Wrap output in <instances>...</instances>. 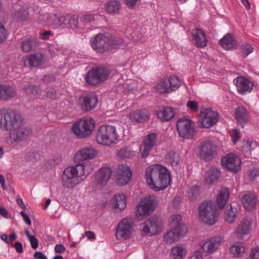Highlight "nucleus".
Segmentation results:
<instances>
[{
  "instance_id": "f257e3e1",
  "label": "nucleus",
  "mask_w": 259,
  "mask_h": 259,
  "mask_svg": "<svg viewBox=\"0 0 259 259\" xmlns=\"http://www.w3.org/2000/svg\"><path fill=\"white\" fill-rule=\"evenodd\" d=\"M199 217L205 224L214 225L218 218V210L214 202L207 201L202 202L199 206Z\"/></svg>"
},
{
  "instance_id": "f03ea898",
  "label": "nucleus",
  "mask_w": 259,
  "mask_h": 259,
  "mask_svg": "<svg viewBox=\"0 0 259 259\" xmlns=\"http://www.w3.org/2000/svg\"><path fill=\"white\" fill-rule=\"evenodd\" d=\"M119 138L116 127L111 125H102L99 128L96 140L98 143L103 145H110L115 143Z\"/></svg>"
},
{
  "instance_id": "7ed1b4c3",
  "label": "nucleus",
  "mask_w": 259,
  "mask_h": 259,
  "mask_svg": "<svg viewBox=\"0 0 259 259\" xmlns=\"http://www.w3.org/2000/svg\"><path fill=\"white\" fill-rule=\"evenodd\" d=\"M95 127V121L91 117L82 118L74 123L72 127L73 133L79 138L89 137Z\"/></svg>"
},
{
  "instance_id": "20e7f679",
  "label": "nucleus",
  "mask_w": 259,
  "mask_h": 259,
  "mask_svg": "<svg viewBox=\"0 0 259 259\" xmlns=\"http://www.w3.org/2000/svg\"><path fill=\"white\" fill-rule=\"evenodd\" d=\"M156 204L155 196H149L142 199L137 207L136 217L141 221L148 217L152 212Z\"/></svg>"
},
{
  "instance_id": "39448f33",
  "label": "nucleus",
  "mask_w": 259,
  "mask_h": 259,
  "mask_svg": "<svg viewBox=\"0 0 259 259\" xmlns=\"http://www.w3.org/2000/svg\"><path fill=\"white\" fill-rule=\"evenodd\" d=\"M20 114L15 112L0 110V129L10 131L19 123Z\"/></svg>"
},
{
  "instance_id": "423d86ee",
  "label": "nucleus",
  "mask_w": 259,
  "mask_h": 259,
  "mask_svg": "<svg viewBox=\"0 0 259 259\" xmlns=\"http://www.w3.org/2000/svg\"><path fill=\"white\" fill-rule=\"evenodd\" d=\"M92 171V168L90 165L82 163L66 168L63 172L62 178H86Z\"/></svg>"
},
{
  "instance_id": "0eeeda50",
  "label": "nucleus",
  "mask_w": 259,
  "mask_h": 259,
  "mask_svg": "<svg viewBox=\"0 0 259 259\" xmlns=\"http://www.w3.org/2000/svg\"><path fill=\"white\" fill-rule=\"evenodd\" d=\"M134 221L130 218L122 220L116 230V237L118 240H124L129 238L134 230Z\"/></svg>"
},
{
  "instance_id": "6e6552de",
  "label": "nucleus",
  "mask_w": 259,
  "mask_h": 259,
  "mask_svg": "<svg viewBox=\"0 0 259 259\" xmlns=\"http://www.w3.org/2000/svg\"><path fill=\"white\" fill-rule=\"evenodd\" d=\"M109 74L106 68L98 67L89 71L85 76V80L90 84H96L106 80Z\"/></svg>"
},
{
  "instance_id": "1a4fd4ad",
  "label": "nucleus",
  "mask_w": 259,
  "mask_h": 259,
  "mask_svg": "<svg viewBox=\"0 0 259 259\" xmlns=\"http://www.w3.org/2000/svg\"><path fill=\"white\" fill-rule=\"evenodd\" d=\"M110 35L98 33L95 37L91 38L90 44L92 48L98 53H103L109 51Z\"/></svg>"
},
{
  "instance_id": "9d476101",
  "label": "nucleus",
  "mask_w": 259,
  "mask_h": 259,
  "mask_svg": "<svg viewBox=\"0 0 259 259\" xmlns=\"http://www.w3.org/2000/svg\"><path fill=\"white\" fill-rule=\"evenodd\" d=\"M194 123L191 120L186 118L180 119L177 123V127L180 137L184 139H189L194 135Z\"/></svg>"
},
{
  "instance_id": "9b49d317",
  "label": "nucleus",
  "mask_w": 259,
  "mask_h": 259,
  "mask_svg": "<svg viewBox=\"0 0 259 259\" xmlns=\"http://www.w3.org/2000/svg\"><path fill=\"white\" fill-rule=\"evenodd\" d=\"M224 237L220 236L210 237L201 241L200 247L206 254H211L217 251L224 242Z\"/></svg>"
},
{
  "instance_id": "f8f14e48",
  "label": "nucleus",
  "mask_w": 259,
  "mask_h": 259,
  "mask_svg": "<svg viewBox=\"0 0 259 259\" xmlns=\"http://www.w3.org/2000/svg\"><path fill=\"white\" fill-rule=\"evenodd\" d=\"M222 165L228 170L237 173L241 168V161L240 157L233 153H230L221 159Z\"/></svg>"
},
{
  "instance_id": "ddd939ff",
  "label": "nucleus",
  "mask_w": 259,
  "mask_h": 259,
  "mask_svg": "<svg viewBox=\"0 0 259 259\" xmlns=\"http://www.w3.org/2000/svg\"><path fill=\"white\" fill-rule=\"evenodd\" d=\"M216 154L217 147L211 141L207 140L200 144L199 148V156L203 160L211 161Z\"/></svg>"
},
{
  "instance_id": "4468645a",
  "label": "nucleus",
  "mask_w": 259,
  "mask_h": 259,
  "mask_svg": "<svg viewBox=\"0 0 259 259\" xmlns=\"http://www.w3.org/2000/svg\"><path fill=\"white\" fill-rule=\"evenodd\" d=\"M146 178H171L169 170L160 164H152L145 170Z\"/></svg>"
},
{
  "instance_id": "2eb2a0df",
  "label": "nucleus",
  "mask_w": 259,
  "mask_h": 259,
  "mask_svg": "<svg viewBox=\"0 0 259 259\" xmlns=\"http://www.w3.org/2000/svg\"><path fill=\"white\" fill-rule=\"evenodd\" d=\"M19 123L14 129L10 130V136L15 141H22L26 139L31 133L30 129L24 125L23 119L20 115Z\"/></svg>"
},
{
  "instance_id": "dca6fc26",
  "label": "nucleus",
  "mask_w": 259,
  "mask_h": 259,
  "mask_svg": "<svg viewBox=\"0 0 259 259\" xmlns=\"http://www.w3.org/2000/svg\"><path fill=\"white\" fill-rule=\"evenodd\" d=\"M161 226V222L156 217L150 218L141 225L143 232L150 236L154 235L159 232Z\"/></svg>"
},
{
  "instance_id": "f3484780",
  "label": "nucleus",
  "mask_w": 259,
  "mask_h": 259,
  "mask_svg": "<svg viewBox=\"0 0 259 259\" xmlns=\"http://www.w3.org/2000/svg\"><path fill=\"white\" fill-rule=\"evenodd\" d=\"M79 104L83 111H90L95 108L98 103V99L94 93L83 94L79 99Z\"/></svg>"
},
{
  "instance_id": "a211bd4d",
  "label": "nucleus",
  "mask_w": 259,
  "mask_h": 259,
  "mask_svg": "<svg viewBox=\"0 0 259 259\" xmlns=\"http://www.w3.org/2000/svg\"><path fill=\"white\" fill-rule=\"evenodd\" d=\"M202 119L198 122V124L202 127L208 128L215 124L218 119V113L209 109H205L201 113Z\"/></svg>"
},
{
  "instance_id": "6ab92c4d",
  "label": "nucleus",
  "mask_w": 259,
  "mask_h": 259,
  "mask_svg": "<svg viewBox=\"0 0 259 259\" xmlns=\"http://www.w3.org/2000/svg\"><path fill=\"white\" fill-rule=\"evenodd\" d=\"M238 93L244 95L250 93L253 89V84L249 79L242 76H238L234 79Z\"/></svg>"
},
{
  "instance_id": "aec40b11",
  "label": "nucleus",
  "mask_w": 259,
  "mask_h": 259,
  "mask_svg": "<svg viewBox=\"0 0 259 259\" xmlns=\"http://www.w3.org/2000/svg\"><path fill=\"white\" fill-rule=\"evenodd\" d=\"M251 219L248 217L243 218L240 222L234 234L239 239H242L244 236L250 234L252 228Z\"/></svg>"
},
{
  "instance_id": "412c9836",
  "label": "nucleus",
  "mask_w": 259,
  "mask_h": 259,
  "mask_svg": "<svg viewBox=\"0 0 259 259\" xmlns=\"http://www.w3.org/2000/svg\"><path fill=\"white\" fill-rule=\"evenodd\" d=\"M157 140V136L155 133L149 134L145 137L143 143L140 147V151L143 157H146L149 155L150 152L155 146Z\"/></svg>"
},
{
  "instance_id": "4be33fe9",
  "label": "nucleus",
  "mask_w": 259,
  "mask_h": 259,
  "mask_svg": "<svg viewBox=\"0 0 259 259\" xmlns=\"http://www.w3.org/2000/svg\"><path fill=\"white\" fill-rule=\"evenodd\" d=\"M96 150L92 146H87L81 149L75 154L74 159L75 162L94 158L97 154Z\"/></svg>"
},
{
  "instance_id": "5701e85b",
  "label": "nucleus",
  "mask_w": 259,
  "mask_h": 259,
  "mask_svg": "<svg viewBox=\"0 0 259 259\" xmlns=\"http://www.w3.org/2000/svg\"><path fill=\"white\" fill-rule=\"evenodd\" d=\"M192 41L200 48H204L207 45V38L204 32L199 28H195L192 31Z\"/></svg>"
},
{
  "instance_id": "b1692460",
  "label": "nucleus",
  "mask_w": 259,
  "mask_h": 259,
  "mask_svg": "<svg viewBox=\"0 0 259 259\" xmlns=\"http://www.w3.org/2000/svg\"><path fill=\"white\" fill-rule=\"evenodd\" d=\"M234 116L237 122L243 128L249 118V113L243 106H239L234 110Z\"/></svg>"
},
{
  "instance_id": "393cba45",
  "label": "nucleus",
  "mask_w": 259,
  "mask_h": 259,
  "mask_svg": "<svg viewBox=\"0 0 259 259\" xmlns=\"http://www.w3.org/2000/svg\"><path fill=\"white\" fill-rule=\"evenodd\" d=\"M150 188L155 191L163 190L170 183L171 179H146Z\"/></svg>"
},
{
  "instance_id": "a878e982",
  "label": "nucleus",
  "mask_w": 259,
  "mask_h": 259,
  "mask_svg": "<svg viewBox=\"0 0 259 259\" xmlns=\"http://www.w3.org/2000/svg\"><path fill=\"white\" fill-rule=\"evenodd\" d=\"M131 120L138 123L147 121L149 118V113L147 110L144 109L136 110L132 112L130 114Z\"/></svg>"
},
{
  "instance_id": "bb28decb",
  "label": "nucleus",
  "mask_w": 259,
  "mask_h": 259,
  "mask_svg": "<svg viewBox=\"0 0 259 259\" xmlns=\"http://www.w3.org/2000/svg\"><path fill=\"white\" fill-rule=\"evenodd\" d=\"M16 95V91L13 87L0 84V100H9Z\"/></svg>"
},
{
  "instance_id": "cd10ccee",
  "label": "nucleus",
  "mask_w": 259,
  "mask_h": 259,
  "mask_svg": "<svg viewBox=\"0 0 259 259\" xmlns=\"http://www.w3.org/2000/svg\"><path fill=\"white\" fill-rule=\"evenodd\" d=\"M241 202L245 209L252 210L255 208L256 198L254 194L248 193L243 196L241 198Z\"/></svg>"
},
{
  "instance_id": "c85d7f7f",
  "label": "nucleus",
  "mask_w": 259,
  "mask_h": 259,
  "mask_svg": "<svg viewBox=\"0 0 259 259\" xmlns=\"http://www.w3.org/2000/svg\"><path fill=\"white\" fill-rule=\"evenodd\" d=\"M182 231H180L179 228H171L167 231L164 236V241L168 244L172 243L179 240L180 237L182 235Z\"/></svg>"
},
{
  "instance_id": "c756f323",
  "label": "nucleus",
  "mask_w": 259,
  "mask_h": 259,
  "mask_svg": "<svg viewBox=\"0 0 259 259\" xmlns=\"http://www.w3.org/2000/svg\"><path fill=\"white\" fill-rule=\"evenodd\" d=\"M187 253V248L182 244H178L174 246L171 250V254L173 259H183Z\"/></svg>"
},
{
  "instance_id": "7c9ffc66",
  "label": "nucleus",
  "mask_w": 259,
  "mask_h": 259,
  "mask_svg": "<svg viewBox=\"0 0 259 259\" xmlns=\"http://www.w3.org/2000/svg\"><path fill=\"white\" fill-rule=\"evenodd\" d=\"M158 118L162 121H168L171 120L175 116L174 109L169 107H166L162 110L157 113Z\"/></svg>"
},
{
  "instance_id": "2f4dec72",
  "label": "nucleus",
  "mask_w": 259,
  "mask_h": 259,
  "mask_svg": "<svg viewBox=\"0 0 259 259\" xmlns=\"http://www.w3.org/2000/svg\"><path fill=\"white\" fill-rule=\"evenodd\" d=\"M220 44L225 49H233L236 47V42L230 33L226 34L220 40Z\"/></svg>"
},
{
  "instance_id": "473e14b6",
  "label": "nucleus",
  "mask_w": 259,
  "mask_h": 259,
  "mask_svg": "<svg viewBox=\"0 0 259 259\" xmlns=\"http://www.w3.org/2000/svg\"><path fill=\"white\" fill-rule=\"evenodd\" d=\"M229 196V190L227 188H223L221 189L217 199V204L220 209H223L228 199Z\"/></svg>"
},
{
  "instance_id": "72a5a7b5",
  "label": "nucleus",
  "mask_w": 259,
  "mask_h": 259,
  "mask_svg": "<svg viewBox=\"0 0 259 259\" xmlns=\"http://www.w3.org/2000/svg\"><path fill=\"white\" fill-rule=\"evenodd\" d=\"M245 246L241 243L236 242L234 243L230 248V252L233 257H240L245 251Z\"/></svg>"
},
{
  "instance_id": "f704fd0d",
  "label": "nucleus",
  "mask_w": 259,
  "mask_h": 259,
  "mask_svg": "<svg viewBox=\"0 0 259 259\" xmlns=\"http://www.w3.org/2000/svg\"><path fill=\"white\" fill-rule=\"evenodd\" d=\"M112 204L115 208L123 210L126 206L125 196L123 194L115 195L112 199Z\"/></svg>"
},
{
  "instance_id": "c9c22d12",
  "label": "nucleus",
  "mask_w": 259,
  "mask_h": 259,
  "mask_svg": "<svg viewBox=\"0 0 259 259\" xmlns=\"http://www.w3.org/2000/svg\"><path fill=\"white\" fill-rule=\"evenodd\" d=\"M170 87L167 78H164L157 84L155 89L160 93L167 94L172 92Z\"/></svg>"
},
{
  "instance_id": "e433bc0d",
  "label": "nucleus",
  "mask_w": 259,
  "mask_h": 259,
  "mask_svg": "<svg viewBox=\"0 0 259 259\" xmlns=\"http://www.w3.org/2000/svg\"><path fill=\"white\" fill-rule=\"evenodd\" d=\"M120 4L116 1H112L108 2L105 5V10L108 13L115 15L120 9Z\"/></svg>"
},
{
  "instance_id": "4c0bfd02",
  "label": "nucleus",
  "mask_w": 259,
  "mask_h": 259,
  "mask_svg": "<svg viewBox=\"0 0 259 259\" xmlns=\"http://www.w3.org/2000/svg\"><path fill=\"white\" fill-rule=\"evenodd\" d=\"M169 224L172 228H179L180 231H182L183 224L182 221L181 215L175 214L171 215L170 218Z\"/></svg>"
},
{
  "instance_id": "58836bf2",
  "label": "nucleus",
  "mask_w": 259,
  "mask_h": 259,
  "mask_svg": "<svg viewBox=\"0 0 259 259\" xmlns=\"http://www.w3.org/2000/svg\"><path fill=\"white\" fill-rule=\"evenodd\" d=\"M117 174L122 178H131L132 176L130 167L124 164L119 165L118 166Z\"/></svg>"
},
{
  "instance_id": "ea45409f",
  "label": "nucleus",
  "mask_w": 259,
  "mask_h": 259,
  "mask_svg": "<svg viewBox=\"0 0 259 259\" xmlns=\"http://www.w3.org/2000/svg\"><path fill=\"white\" fill-rule=\"evenodd\" d=\"M236 212V209L235 208H233L231 204H230V206H228L225 213V219L226 221L230 223H233L235 221Z\"/></svg>"
},
{
  "instance_id": "a19ab883",
  "label": "nucleus",
  "mask_w": 259,
  "mask_h": 259,
  "mask_svg": "<svg viewBox=\"0 0 259 259\" xmlns=\"http://www.w3.org/2000/svg\"><path fill=\"white\" fill-rule=\"evenodd\" d=\"M27 60L30 66L35 67L41 63L43 56L41 54H36L29 56Z\"/></svg>"
},
{
  "instance_id": "79ce46f5",
  "label": "nucleus",
  "mask_w": 259,
  "mask_h": 259,
  "mask_svg": "<svg viewBox=\"0 0 259 259\" xmlns=\"http://www.w3.org/2000/svg\"><path fill=\"white\" fill-rule=\"evenodd\" d=\"M222 176L221 170L215 166H211L205 174V178H219Z\"/></svg>"
},
{
  "instance_id": "37998d69",
  "label": "nucleus",
  "mask_w": 259,
  "mask_h": 259,
  "mask_svg": "<svg viewBox=\"0 0 259 259\" xmlns=\"http://www.w3.org/2000/svg\"><path fill=\"white\" fill-rule=\"evenodd\" d=\"M167 162L173 166L178 164L180 161V157L178 153L174 152H170L166 155Z\"/></svg>"
},
{
  "instance_id": "c03bdc74",
  "label": "nucleus",
  "mask_w": 259,
  "mask_h": 259,
  "mask_svg": "<svg viewBox=\"0 0 259 259\" xmlns=\"http://www.w3.org/2000/svg\"><path fill=\"white\" fill-rule=\"evenodd\" d=\"M171 91L177 90L182 84V81L175 76H170L167 78Z\"/></svg>"
},
{
  "instance_id": "a18cd8bd",
  "label": "nucleus",
  "mask_w": 259,
  "mask_h": 259,
  "mask_svg": "<svg viewBox=\"0 0 259 259\" xmlns=\"http://www.w3.org/2000/svg\"><path fill=\"white\" fill-rule=\"evenodd\" d=\"M23 89L26 91V93L31 99L34 98L40 92L39 88L36 86H31L29 85L27 87H24Z\"/></svg>"
},
{
  "instance_id": "49530a36",
  "label": "nucleus",
  "mask_w": 259,
  "mask_h": 259,
  "mask_svg": "<svg viewBox=\"0 0 259 259\" xmlns=\"http://www.w3.org/2000/svg\"><path fill=\"white\" fill-rule=\"evenodd\" d=\"M112 170L109 167H102L96 174V178H110Z\"/></svg>"
},
{
  "instance_id": "de8ad7c7",
  "label": "nucleus",
  "mask_w": 259,
  "mask_h": 259,
  "mask_svg": "<svg viewBox=\"0 0 259 259\" xmlns=\"http://www.w3.org/2000/svg\"><path fill=\"white\" fill-rule=\"evenodd\" d=\"M35 45L33 39H28L21 43V48L23 52L27 53L31 50Z\"/></svg>"
},
{
  "instance_id": "09e8293b",
  "label": "nucleus",
  "mask_w": 259,
  "mask_h": 259,
  "mask_svg": "<svg viewBox=\"0 0 259 259\" xmlns=\"http://www.w3.org/2000/svg\"><path fill=\"white\" fill-rule=\"evenodd\" d=\"M25 235L26 236L28 240L29 241L31 246L33 249H36L38 247V240L35 236L31 235L28 230L24 231Z\"/></svg>"
},
{
  "instance_id": "8fccbe9b",
  "label": "nucleus",
  "mask_w": 259,
  "mask_h": 259,
  "mask_svg": "<svg viewBox=\"0 0 259 259\" xmlns=\"http://www.w3.org/2000/svg\"><path fill=\"white\" fill-rule=\"evenodd\" d=\"M109 42V51L113 49L117 48L123 44V40L118 38L112 37L110 35Z\"/></svg>"
},
{
  "instance_id": "3c124183",
  "label": "nucleus",
  "mask_w": 259,
  "mask_h": 259,
  "mask_svg": "<svg viewBox=\"0 0 259 259\" xmlns=\"http://www.w3.org/2000/svg\"><path fill=\"white\" fill-rule=\"evenodd\" d=\"M64 186L67 188H72L82 181V179H63Z\"/></svg>"
},
{
  "instance_id": "603ef678",
  "label": "nucleus",
  "mask_w": 259,
  "mask_h": 259,
  "mask_svg": "<svg viewBox=\"0 0 259 259\" xmlns=\"http://www.w3.org/2000/svg\"><path fill=\"white\" fill-rule=\"evenodd\" d=\"M253 51V48L249 44L245 43L241 46V54L243 57H246Z\"/></svg>"
},
{
  "instance_id": "864d4df0",
  "label": "nucleus",
  "mask_w": 259,
  "mask_h": 259,
  "mask_svg": "<svg viewBox=\"0 0 259 259\" xmlns=\"http://www.w3.org/2000/svg\"><path fill=\"white\" fill-rule=\"evenodd\" d=\"M57 16L54 14H50L49 18L48 19L46 25H48L52 28H57Z\"/></svg>"
},
{
  "instance_id": "5fc2aeb1",
  "label": "nucleus",
  "mask_w": 259,
  "mask_h": 259,
  "mask_svg": "<svg viewBox=\"0 0 259 259\" xmlns=\"http://www.w3.org/2000/svg\"><path fill=\"white\" fill-rule=\"evenodd\" d=\"M14 17L20 20H25L28 17V12L25 10H20L15 12Z\"/></svg>"
},
{
  "instance_id": "6e6d98bb",
  "label": "nucleus",
  "mask_w": 259,
  "mask_h": 259,
  "mask_svg": "<svg viewBox=\"0 0 259 259\" xmlns=\"http://www.w3.org/2000/svg\"><path fill=\"white\" fill-rule=\"evenodd\" d=\"M69 22V15L62 16L60 17H57V28L60 26L63 27L67 25Z\"/></svg>"
},
{
  "instance_id": "4d7b16f0",
  "label": "nucleus",
  "mask_w": 259,
  "mask_h": 259,
  "mask_svg": "<svg viewBox=\"0 0 259 259\" xmlns=\"http://www.w3.org/2000/svg\"><path fill=\"white\" fill-rule=\"evenodd\" d=\"M8 36V32L4 25L0 22V44L4 42Z\"/></svg>"
},
{
  "instance_id": "13d9d810",
  "label": "nucleus",
  "mask_w": 259,
  "mask_h": 259,
  "mask_svg": "<svg viewBox=\"0 0 259 259\" xmlns=\"http://www.w3.org/2000/svg\"><path fill=\"white\" fill-rule=\"evenodd\" d=\"M187 106L192 111L197 112L198 110V104L197 102L194 101H188L187 103Z\"/></svg>"
},
{
  "instance_id": "bf43d9fd",
  "label": "nucleus",
  "mask_w": 259,
  "mask_h": 259,
  "mask_svg": "<svg viewBox=\"0 0 259 259\" xmlns=\"http://www.w3.org/2000/svg\"><path fill=\"white\" fill-rule=\"evenodd\" d=\"M249 258V259L259 258V247H255L251 249Z\"/></svg>"
},
{
  "instance_id": "052dcab7",
  "label": "nucleus",
  "mask_w": 259,
  "mask_h": 259,
  "mask_svg": "<svg viewBox=\"0 0 259 259\" xmlns=\"http://www.w3.org/2000/svg\"><path fill=\"white\" fill-rule=\"evenodd\" d=\"M94 20V16L91 14H85L82 15L80 20L85 23L90 22Z\"/></svg>"
},
{
  "instance_id": "680f3d73",
  "label": "nucleus",
  "mask_w": 259,
  "mask_h": 259,
  "mask_svg": "<svg viewBox=\"0 0 259 259\" xmlns=\"http://www.w3.org/2000/svg\"><path fill=\"white\" fill-rule=\"evenodd\" d=\"M11 179H0V184L4 190H7L8 188H11Z\"/></svg>"
},
{
  "instance_id": "e2e57ef3",
  "label": "nucleus",
  "mask_w": 259,
  "mask_h": 259,
  "mask_svg": "<svg viewBox=\"0 0 259 259\" xmlns=\"http://www.w3.org/2000/svg\"><path fill=\"white\" fill-rule=\"evenodd\" d=\"M67 25L72 28H76L78 25V21L76 18L72 17L69 15V22Z\"/></svg>"
},
{
  "instance_id": "0e129e2a",
  "label": "nucleus",
  "mask_w": 259,
  "mask_h": 259,
  "mask_svg": "<svg viewBox=\"0 0 259 259\" xmlns=\"http://www.w3.org/2000/svg\"><path fill=\"white\" fill-rule=\"evenodd\" d=\"M49 13H45L41 15H40L38 17V21L40 23L45 25L48 19L49 18Z\"/></svg>"
},
{
  "instance_id": "69168bd1",
  "label": "nucleus",
  "mask_w": 259,
  "mask_h": 259,
  "mask_svg": "<svg viewBox=\"0 0 259 259\" xmlns=\"http://www.w3.org/2000/svg\"><path fill=\"white\" fill-rule=\"evenodd\" d=\"M191 196L192 198H196L198 195L199 192V187L195 186L190 188Z\"/></svg>"
},
{
  "instance_id": "338daca9",
  "label": "nucleus",
  "mask_w": 259,
  "mask_h": 259,
  "mask_svg": "<svg viewBox=\"0 0 259 259\" xmlns=\"http://www.w3.org/2000/svg\"><path fill=\"white\" fill-rule=\"evenodd\" d=\"M249 177L251 178H256L259 177V169L257 168H253L250 170Z\"/></svg>"
},
{
  "instance_id": "774afa93",
  "label": "nucleus",
  "mask_w": 259,
  "mask_h": 259,
  "mask_svg": "<svg viewBox=\"0 0 259 259\" xmlns=\"http://www.w3.org/2000/svg\"><path fill=\"white\" fill-rule=\"evenodd\" d=\"M189 259H203V258L199 251H196L191 255Z\"/></svg>"
}]
</instances>
